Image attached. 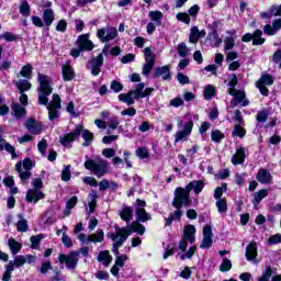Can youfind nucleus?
Listing matches in <instances>:
<instances>
[{
	"mask_svg": "<svg viewBox=\"0 0 281 281\" xmlns=\"http://www.w3.org/2000/svg\"><path fill=\"white\" fill-rule=\"evenodd\" d=\"M155 78H161L162 80H170V65L161 66L156 68L155 70Z\"/></svg>",
	"mask_w": 281,
	"mask_h": 281,
	"instance_id": "22",
	"label": "nucleus"
},
{
	"mask_svg": "<svg viewBox=\"0 0 281 281\" xmlns=\"http://www.w3.org/2000/svg\"><path fill=\"white\" fill-rule=\"evenodd\" d=\"M11 111L14 115V117H16L18 120H21V117H25L26 115V111H25V108L22 106L21 104L19 103H12L11 104Z\"/></svg>",
	"mask_w": 281,
	"mask_h": 281,
	"instance_id": "29",
	"label": "nucleus"
},
{
	"mask_svg": "<svg viewBox=\"0 0 281 281\" xmlns=\"http://www.w3.org/2000/svg\"><path fill=\"white\" fill-rule=\"evenodd\" d=\"M268 245H280L281 243V234H274L272 236H270L267 240Z\"/></svg>",
	"mask_w": 281,
	"mask_h": 281,
	"instance_id": "61",
	"label": "nucleus"
},
{
	"mask_svg": "<svg viewBox=\"0 0 281 281\" xmlns=\"http://www.w3.org/2000/svg\"><path fill=\"white\" fill-rule=\"evenodd\" d=\"M0 150H5L9 153L12 159H16V157H19L16 155V148H14V146H12L10 143H7L3 138H0Z\"/></svg>",
	"mask_w": 281,
	"mask_h": 281,
	"instance_id": "25",
	"label": "nucleus"
},
{
	"mask_svg": "<svg viewBox=\"0 0 281 281\" xmlns=\"http://www.w3.org/2000/svg\"><path fill=\"white\" fill-rule=\"evenodd\" d=\"M233 95V101L231 102L232 106H236V104H240V106H249V101L244 90H233V92L228 93Z\"/></svg>",
	"mask_w": 281,
	"mask_h": 281,
	"instance_id": "12",
	"label": "nucleus"
},
{
	"mask_svg": "<svg viewBox=\"0 0 281 281\" xmlns=\"http://www.w3.org/2000/svg\"><path fill=\"white\" fill-rule=\"evenodd\" d=\"M215 205L217 207V212L220 214H227V199L222 198L215 202Z\"/></svg>",
	"mask_w": 281,
	"mask_h": 281,
	"instance_id": "42",
	"label": "nucleus"
},
{
	"mask_svg": "<svg viewBox=\"0 0 281 281\" xmlns=\"http://www.w3.org/2000/svg\"><path fill=\"white\" fill-rule=\"evenodd\" d=\"M86 170L93 172L95 177H104L109 172V162L102 158L88 159L83 164Z\"/></svg>",
	"mask_w": 281,
	"mask_h": 281,
	"instance_id": "3",
	"label": "nucleus"
},
{
	"mask_svg": "<svg viewBox=\"0 0 281 281\" xmlns=\"http://www.w3.org/2000/svg\"><path fill=\"white\" fill-rule=\"evenodd\" d=\"M20 76H22V78H27V79L32 78V64H27L23 66L20 71Z\"/></svg>",
	"mask_w": 281,
	"mask_h": 281,
	"instance_id": "49",
	"label": "nucleus"
},
{
	"mask_svg": "<svg viewBox=\"0 0 281 281\" xmlns=\"http://www.w3.org/2000/svg\"><path fill=\"white\" fill-rule=\"evenodd\" d=\"M97 37L101 41V43L115 41V38H117V29L113 26L99 29L97 31Z\"/></svg>",
	"mask_w": 281,
	"mask_h": 281,
	"instance_id": "8",
	"label": "nucleus"
},
{
	"mask_svg": "<svg viewBox=\"0 0 281 281\" xmlns=\"http://www.w3.org/2000/svg\"><path fill=\"white\" fill-rule=\"evenodd\" d=\"M273 85V77L271 75H262L261 78L256 82L257 89H259L261 95H269V89Z\"/></svg>",
	"mask_w": 281,
	"mask_h": 281,
	"instance_id": "11",
	"label": "nucleus"
},
{
	"mask_svg": "<svg viewBox=\"0 0 281 281\" xmlns=\"http://www.w3.org/2000/svg\"><path fill=\"white\" fill-rule=\"evenodd\" d=\"M97 205H98V193H95V191H92L89 194V200H88V206H89L88 214H93V212H95Z\"/></svg>",
	"mask_w": 281,
	"mask_h": 281,
	"instance_id": "33",
	"label": "nucleus"
},
{
	"mask_svg": "<svg viewBox=\"0 0 281 281\" xmlns=\"http://www.w3.org/2000/svg\"><path fill=\"white\" fill-rule=\"evenodd\" d=\"M98 261L102 262L104 267H109L111 262H113V257L109 252V250H103L98 256Z\"/></svg>",
	"mask_w": 281,
	"mask_h": 281,
	"instance_id": "32",
	"label": "nucleus"
},
{
	"mask_svg": "<svg viewBox=\"0 0 281 281\" xmlns=\"http://www.w3.org/2000/svg\"><path fill=\"white\" fill-rule=\"evenodd\" d=\"M15 87L19 89L20 93H25L32 89V83L25 79H20L15 82Z\"/></svg>",
	"mask_w": 281,
	"mask_h": 281,
	"instance_id": "37",
	"label": "nucleus"
},
{
	"mask_svg": "<svg viewBox=\"0 0 281 281\" xmlns=\"http://www.w3.org/2000/svg\"><path fill=\"white\" fill-rule=\"evenodd\" d=\"M77 43L80 52H91L93 49V42L89 40L88 34L80 35Z\"/></svg>",
	"mask_w": 281,
	"mask_h": 281,
	"instance_id": "17",
	"label": "nucleus"
},
{
	"mask_svg": "<svg viewBox=\"0 0 281 281\" xmlns=\"http://www.w3.org/2000/svg\"><path fill=\"white\" fill-rule=\"evenodd\" d=\"M203 188H205V182H203V180L191 181L187 186L188 191L190 192L193 190L194 194H200V192H203Z\"/></svg>",
	"mask_w": 281,
	"mask_h": 281,
	"instance_id": "27",
	"label": "nucleus"
},
{
	"mask_svg": "<svg viewBox=\"0 0 281 281\" xmlns=\"http://www.w3.org/2000/svg\"><path fill=\"white\" fill-rule=\"evenodd\" d=\"M108 126L112 131L117 130V126H120V119L117 116H112L108 122Z\"/></svg>",
	"mask_w": 281,
	"mask_h": 281,
	"instance_id": "60",
	"label": "nucleus"
},
{
	"mask_svg": "<svg viewBox=\"0 0 281 281\" xmlns=\"http://www.w3.org/2000/svg\"><path fill=\"white\" fill-rule=\"evenodd\" d=\"M104 241V231L102 228L97 229L95 233L90 235V243H103Z\"/></svg>",
	"mask_w": 281,
	"mask_h": 281,
	"instance_id": "40",
	"label": "nucleus"
},
{
	"mask_svg": "<svg viewBox=\"0 0 281 281\" xmlns=\"http://www.w3.org/2000/svg\"><path fill=\"white\" fill-rule=\"evenodd\" d=\"M42 19H43L44 25L46 27H50L52 23H54V19H55L54 10L45 9L43 12Z\"/></svg>",
	"mask_w": 281,
	"mask_h": 281,
	"instance_id": "30",
	"label": "nucleus"
},
{
	"mask_svg": "<svg viewBox=\"0 0 281 281\" xmlns=\"http://www.w3.org/2000/svg\"><path fill=\"white\" fill-rule=\"evenodd\" d=\"M41 240H43V235L32 236L31 237V248L38 249Z\"/></svg>",
	"mask_w": 281,
	"mask_h": 281,
	"instance_id": "58",
	"label": "nucleus"
},
{
	"mask_svg": "<svg viewBox=\"0 0 281 281\" xmlns=\"http://www.w3.org/2000/svg\"><path fill=\"white\" fill-rule=\"evenodd\" d=\"M245 157H247V149H245V147H237L231 161L234 166H240L245 164Z\"/></svg>",
	"mask_w": 281,
	"mask_h": 281,
	"instance_id": "19",
	"label": "nucleus"
},
{
	"mask_svg": "<svg viewBox=\"0 0 281 281\" xmlns=\"http://www.w3.org/2000/svg\"><path fill=\"white\" fill-rule=\"evenodd\" d=\"M195 234H196V228L194 227V225H187L184 227L182 238L192 245V243L196 240V238L194 237Z\"/></svg>",
	"mask_w": 281,
	"mask_h": 281,
	"instance_id": "24",
	"label": "nucleus"
},
{
	"mask_svg": "<svg viewBox=\"0 0 281 281\" xmlns=\"http://www.w3.org/2000/svg\"><path fill=\"white\" fill-rule=\"evenodd\" d=\"M63 109L60 95L53 94L52 101L47 104L48 119L50 122L60 117L59 110Z\"/></svg>",
	"mask_w": 281,
	"mask_h": 281,
	"instance_id": "6",
	"label": "nucleus"
},
{
	"mask_svg": "<svg viewBox=\"0 0 281 281\" xmlns=\"http://www.w3.org/2000/svg\"><path fill=\"white\" fill-rule=\"evenodd\" d=\"M227 192V184H223L222 187H217L214 191V199H216V201L221 200V198L223 196V193Z\"/></svg>",
	"mask_w": 281,
	"mask_h": 281,
	"instance_id": "56",
	"label": "nucleus"
},
{
	"mask_svg": "<svg viewBox=\"0 0 281 281\" xmlns=\"http://www.w3.org/2000/svg\"><path fill=\"white\" fill-rule=\"evenodd\" d=\"M82 133V125H77L76 128L67 134H63L59 137V144H61V146H64V148H71V144H74V142H76L79 137L80 134Z\"/></svg>",
	"mask_w": 281,
	"mask_h": 281,
	"instance_id": "7",
	"label": "nucleus"
},
{
	"mask_svg": "<svg viewBox=\"0 0 281 281\" xmlns=\"http://www.w3.org/2000/svg\"><path fill=\"white\" fill-rule=\"evenodd\" d=\"M110 89L114 91V93H120L124 89V85L117 80H113L110 85Z\"/></svg>",
	"mask_w": 281,
	"mask_h": 281,
	"instance_id": "57",
	"label": "nucleus"
},
{
	"mask_svg": "<svg viewBox=\"0 0 281 281\" xmlns=\"http://www.w3.org/2000/svg\"><path fill=\"white\" fill-rule=\"evenodd\" d=\"M16 38H19V36L13 34L12 32H4L0 34V41L3 40V41H7L8 43H12L16 41Z\"/></svg>",
	"mask_w": 281,
	"mask_h": 281,
	"instance_id": "50",
	"label": "nucleus"
},
{
	"mask_svg": "<svg viewBox=\"0 0 281 281\" xmlns=\"http://www.w3.org/2000/svg\"><path fill=\"white\" fill-rule=\"evenodd\" d=\"M257 181L259 183L269 184L271 183L273 177L271 176V172L267 169H259L256 177Z\"/></svg>",
	"mask_w": 281,
	"mask_h": 281,
	"instance_id": "23",
	"label": "nucleus"
},
{
	"mask_svg": "<svg viewBox=\"0 0 281 281\" xmlns=\"http://www.w3.org/2000/svg\"><path fill=\"white\" fill-rule=\"evenodd\" d=\"M61 75L65 82H71L74 78H76V72H74V67H71V60L66 61L61 66Z\"/></svg>",
	"mask_w": 281,
	"mask_h": 281,
	"instance_id": "16",
	"label": "nucleus"
},
{
	"mask_svg": "<svg viewBox=\"0 0 281 281\" xmlns=\"http://www.w3.org/2000/svg\"><path fill=\"white\" fill-rule=\"evenodd\" d=\"M236 85H238V77L236 75H231V80L228 82V93H234L236 91Z\"/></svg>",
	"mask_w": 281,
	"mask_h": 281,
	"instance_id": "52",
	"label": "nucleus"
},
{
	"mask_svg": "<svg viewBox=\"0 0 281 281\" xmlns=\"http://www.w3.org/2000/svg\"><path fill=\"white\" fill-rule=\"evenodd\" d=\"M15 267H23V265H33V262H36V257L33 255H19L14 257L13 260Z\"/></svg>",
	"mask_w": 281,
	"mask_h": 281,
	"instance_id": "20",
	"label": "nucleus"
},
{
	"mask_svg": "<svg viewBox=\"0 0 281 281\" xmlns=\"http://www.w3.org/2000/svg\"><path fill=\"white\" fill-rule=\"evenodd\" d=\"M214 93H216V89L214 88V86H206L204 88L205 100H212V98H214Z\"/></svg>",
	"mask_w": 281,
	"mask_h": 281,
	"instance_id": "51",
	"label": "nucleus"
},
{
	"mask_svg": "<svg viewBox=\"0 0 281 281\" xmlns=\"http://www.w3.org/2000/svg\"><path fill=\"white\" fill-rule=\"evenodd\" d=\"M148 16L151 23H155L156 25H161V21L164 19V13L161 11H150L148 13Z\"/></svg>",
	"mask_w": 281,
	"mask_h": 281,
	"instance_id": "38",
	"label": "nucleus"
},
{
	"mask_svg": "<svg viewBox=\"0 0 281 281\" xmlns=\"http://www.w3.org/2000/svg\"><path fill=\"white\" fill-rule=\"evenodd\" d=\"M245 256L248 261L256 262V258L258 256V245L256 244V241L250 243L246 247Z\"/></svg>",
	"mask_w": 281,
	"mask_h": 281,
	"instance_id": "21",
	"label": "nucleus"
},
{
	"mask_svg": "<svg viewBox=\"0 0 281 281\" xmlns=\"http://www.w3.org/2000/svg\"><path fill=\"white\" fill-rule=\"evenodd\" d=\"M205 36V31H199V27H191L189 35V43H199V38H203Z\"/></svg>",
	"mask_w": 281,
	"mask_h": 281,
	"instance_id": "26",
	"label": "nucleus"
},
{
	"mask_svg": "<svg viewBox=\"0 0 281 281\" xmlns=\"http://www.w3.org/2000/svg\"><path fill=\"white\" fill-rule=\"evenodd\" d=\"M146 201L144 200H136L135 204V214H136V221L132 222L127 227H116V234L115 233H109L108 237H110L111 240H113L114 245V254L117 256L120 254L117 250L120 247L126 243L128 239V236L133 234H139V236H144V233L146 232V227L142 225L140 223H148V221L153 220V216H150V213L146 212Z\"/></svg>",
	"mask_w": 281,
	"mask_h": 281,
	"instance_id": "1",
	"label": "nucleus"
},
{
	"mask_svg": "<svg viewBox=\"0 0 281 281\" xmlns=\"http://www.w3.org/2000/svg\"><path fill=\"white\" fill-rule=\"evenodd\" d=\"M269 194V191L267 189L259 190L258 192L254 193V205H259L260 201L265 199Z\"/></svg>",
	"mask_w": 281,
	"mask_h": 281,
	"instance_id": "43",
	"label": "nucleus"
},
{
	"mask_svg": "<svg viewBox=\"0 0 281 281\" xmlns=\"http://www.w3.org/2000/svg\"><path fill=\"white\" fill-rule=\"evenodd\" d=\"M131 91L133 92L136 100H140L142 98H148V95H151L155 91V88H146V85L140 82L135 86L134 90Z\"/></svg>",
	"mask_w": 281,
	"mask_h": 281,
	"instance_id": "13",
	"label": "nucleus"
},
{
	"mask_svg": "<svg viewBox=\"0 0 281 281\" xmlns=\"http://www.w3.org/2000/svg\"><path fill=\"white\" fill-rule=\"evenodd\" d=\"M231 270H232V260H229L227 258H223V260L220 265V271H222V273H225Z\"/></svg>",
	"mask_w": 281,
	"mask_h": 281,
	"instance_id": "48",
	"label": "nucleus"
},
{
	"mask_svg": "<svg viewBox=\"0 0 281 281\" xmlns=\"http://www.w3.org/2000/svg\"><path fill=\"white\" fill-rule=\"evenodd\" d=\"M37 82L40 83V87L37 88V102L38 104L47 106V104H49V99L47 97L52 95V92L54 91L52 88V79L48 76L38 72Z\"/></svg>",
	"mask_w": 281,
	"mask_h": 281,
	"instance_id": "2",
	"label": "nucleus"
},
{
	"mask_svg": "<svg viewBox=\"0 0 281 281\" xmlns=\"http://www.w3.org/2000/svg\"><path fill=\"white\" fill-rule=\"evenodd\" d=\"M8 246L11 249V254H13V256H16V254H19V251H21L23 248V245H21V243L16 241L14 238H10L8 240Z\"/></svg>",
	"mask_w": 281,
	"mask_h": 281,
	"instance_id": "39",
	"label": "nucleus"
},
{
	"mask_svg": "<svg viewBox=\"0 0 281 281\" xmlns=\"http://www.w3.org/2000/svg\"><path fill=\"white\" fill-rule=\"evenodd\" d=\"M272 273L273 270L271 269V267L268 266L266 270L262 272L261 277L258 279V281H270Z\"/></svg>",
	"mask_w": 281,
	"mask_h": 281,
	"instance_id": "54",
	"label": "nucleus"
},
{
	"mask_svg": "<svg viewBox=\"0 0 281 281\" xmlns=\"http://www.w3.org/2000/svg\"><path fill=\"white\" fill-rule=\"evenodd\" d=\"M178 49V55L181 58H186V56H190V48L188 47V45H186V43H180L177 47Z\"/></svg>",
	"mask_w": 281,
	"mask_h": 281,
	"instance_id": "44",
	"label": "nucleus"
},
{
	"mask_svg": "<svg viewBox=\"0 0 281 281\" xmlns=\"http://www.w3.org/2000/svg\"><path fill=\"white\" fill-rule=\"evenodd\" d=\"M119 101L124 102L127 106H133V104H135V94H133L132 90L127 93H121L119 94Z\"/></svg>",
	"mask_w": 281,
	"mask_h": 281,
	"instance_id": "28",
	"label": "nucleus"
},
{
	"mask_svg": "<svg viewBox=\"0 0 281 281\" xmlns=\"http://www.w3.org/2000/svg\"><path fill=\"white\" fill-rule=\"evenodd\" d=\"M119 216L125 221V223H131V221H133V209H131V206H124L119 211Z\"/></svg>",
	"mask_w": 281,
	"mask_h": 281,
	"instance_id": "31",
	"label": "nucleus"
},
{
	"mask_svg": "<svg viewBox=\"0 0 281 281\" xmlns=\"http://www.w3.org/2000/svg\"><path fill=\"white\" fill-rule=\"evenodd\" d=\"M190 205V191L187 189V187L183 188H177L175 192V199L172 201V206L177 210H181V207Z\"/></svg>",
	"mask_w": 281,
	"mask_h": 281,
	"instance_id": "5",
	"label": "nucleus"
},
{
	"mask_svg": "<svg viewBox=\"0 0 281 281\" xmlns=\"http://www.w3.org/2000/svg\"><path fill=\"white\" fill-rule=\"evenodd\" d=\"M32 186L34 189H29L26 192V201L29 203H38L41 199H44L45 194L41 189L43 188V180L36 178L33 180Z\"/></svg>",
	"mask_w": 281,
	"mask_h": 281,
	"instance_id": "4",
	"label": "nucleus"
},
{
	"mask_svg": "<svg viewBox=\"0 0 281 281\" xmlns=\"http://www.w3.org/2000/svg\"><path fill=\"white\" fill-rule=\"evenodd\" d=\"M245 123H237L235 124L232 135L233 137H245V135H247V131H245Z\"/></svg>",
	"mask_w": 281,
	"mask_h": 281,
	"instance_id": "35",
	"label": "nucleus"
},
{
	"mask_svg": "<svg viewBox=\"0 0 281 281\" xmlns=\"http://www.w3.org/2000/svg\"><path fill=\"white\" fill-rule=\"evenodd\" d=\"M214 233L212 232V226L206 225L203 227V239L200 245L201 249H210L212 247Z\"/></svg>",
	"mask_w": 281,
	"mask_h": 281,
	"instance_id": "14",
	"label": "nucleus"
},
{
	"mask_svg": "<svg viewBox=\"0 0 281 281\" xmlns=\"http://www.w3.org/2000/svg\"><path fill=\"white\" fill-rule=\"evenodd\" d=\"M192 128H194V122L189 121L184 124L182 131H178L175 135L176 144L181 142V139H186V137H190L192 134Z\"/></svg>",
	"mask_w": 281,
	"mask_h": 281,
	"instance_id": "15",
	"label": "nucleus"
},
{
	"mask_svg": "<svg viewBox=\"0 0 281 281\" xmlns=\"http://www.w3.org/2000/svg\"><path fill=\"white\" fill-rule=\"evenodd\" d=\"M80 252L71 251L69 255H59L58 260L61 265H65L68 269H76L78 267V260Z\"/></svg>",
	"mask_w": 281,
	"mask_h": 281,
	"instance_id": "9",
	"label": "nucleus"
},
{
	"mask_svg": "<svg viewBox=\"0 0 281 281\" xmlns=\"http://www.w3.org/2000/svg\"><path fill=\"white\" fill-rule=\"evenodd\" d=\"M265 38H262V32L260 30H256L252 34V45H262L265 43Z\"/></svg>",
	"mask_w": 281,
	"mask_h": 281,
	"instance_id": "45",
	"label": "nucleus"
},
{
	"mask_svg": "<svg viewBox=\"0 0 281 281\" xmlns=\"http://www.w3.org/2000/svg\"><path fill=\"white\" fill-rule=\"evenodd\" d=\"M236 45V41L233 37H226L224 40V49L225 52L229 49H234V46Z\"/></svg>",
	"mask_w": 281,
	"mask_h": 281,
	"instance_id": "59",
	"label": "nucleus"
},
{
	"mask_svg": "<svg viewBox=\"0 0 281 281\" xmlns=\"http://www.w3.org/2000/svg\"><path fill=\"white\" fill-rule=\"evenodd\" d=\"M176 19L181 23H186L187 25H190V15L188 13H178L176 15Z\"/></svg>",
	"mask_w": 281,
	"mask_h": 281,
	"instance_id": "64",
	"label": "nucleus"
},
{
	"mask_svg": "<svg viewBox=\"0 0 281 281\" xmlns=\"http://www.w3.org/2000/svg\"><path fill=\"white\" fill-rule=\"evenodd\" d=\"M77 203H78V196H76V195L71 196L67 201V203H66V210L67 211H65L66 216H69V214H70L69 210H74V207H76Z\"/></svg>",
	"mask_w": 281,
	"mask_h": 281,
	"instance_id": "47",
	"label": "nucleus"
},
{
	"mask_svg": "<svg viewBox=\"0 0 281 281\" xmlns=\"http://www.w3.org/2000/svg\"><path fill=\"white\" fill-rule=\"evenodd\" d=\"M24 126L29 133H32V135H41V133H43V125L41 123H36L34 119L26 120Z\"/></svg>",
	"mask_w": 281,
	"mask_h": 281,
	"instance_id": "18",
	"label": "nucleus"
},
{
	"mask_svg": "<svg viewBox=\"0 0 281 281\" xmlns=\"http://www.w3.org/2000/svg\"><path fill=\"white\" fill-rule=\"evenodd\" d=\"M211 139L212 142L218 144L221 139H225V134H223L220 130L212 131Z\"/></svg>",
	"mask_w": 281,
	"mask_h": 281,
	"instance_id": "53",
	"label": "nucleus"
},
{
	"mask_svg": "<svg viewBox=\"0 0 281 281\" xmlns=\"http://www.w3.org/2000/svg\"><path fill=\"white\" fill-rule=\"evenodd\" d=\"M102 65H104V56L99 54L97 57H93L87 63V69L91 72L92 76H100L102 71Z\"/></svg>",
	"mask_w": 281,
	"mask_h": 281,
	"instance_id": "10",
	"label": "nucleus"
},
{
	"mask_svg": "<svg viewBox=\"0 0 281 281\" xmlns=\"http://www.w3.org/2000/svg\"><path fill=\"white\" fill-rule=\"evenodd\" d=\"M194 251H196V246H191L186 254L180 256V260H186V259L190 260V258L194 256Z\"/></svg>",
	"mask_w": 281,
	"mask_h": 281,
	"instance_id": "63",
	"label": "nucleus"
},
{
	"mask_svg": "<svg viewBox=\"0 0 281 281\" xmlns=\"http://www.w3.org/2000/svg\"><path fill=\"white\" fill-rule=\"evenodd\" d=\"M144 57L145 61L151 65H155V60H157V56L154 54L150 47L144 48Z\"/></svg>",
	"mask_w": 281,
	"mask_h": 281,
	"instance_id": "41",
	"label": "nucleus"
},
{
	"mask_svg": "<svg viewBox=\"0 0 281 281\" xmlns=\"http://www.w3.org/2000/svg\"><path fill=\"white\" fill-rule=\"evenodd\" d=\"M15 170L20 175L21 181H27V179L32 177V172H30V170L25 169V171H23V164L21 161L16 162Z\"/></svg>",
	"mask_w": 281,
	"mask_h": 281,
	"instance_id": "34",
	"label": "nucleus"
},
{
	"mask_svg": "<svg viewBox=\"0 0 281 281\" xmlns=\"http://www.w3.org/2000/svg\"><path fill=\"white\" fill-rule=\"evenodd\" d=\"M49 145L47 144V139L43 138L37 144L38 153H41L42 157H47V147Z\"/></svg>",
	"mask_w": 281,
	"mask_h": 281,
	"instance_id": "46",
	"label": "nucleus"
},
{
	"mask_svg": "<svg viewBox=\"0 0 281 281\" xmlns=\"http://www.w3.org/2000/svg\"><path fill=\"white\" fill-rule=\"evenodd\" d=\"M80 135L85 140L82 146H91V142H93V133H91L89 130H85V126H82Z\"/></svg>",
	"mask_w": 281,
	"mask_h": 281,
	"instance_id": "36",
	"label": "nucleus"
},
{
	"mask_svg": "<svg viewBox=\"0 0 281 281\" xmlns=\"http://www.w3.org/2000/svg\"><path fill=\"white\" fill-rule=\"evenodd\" d=\"M169 106H173V109H179V106H183V99L180 97H176L170 100Z\"/></svg>",
	"mask_w": 281,
	"mask_h": 281,
	"instance_id": "62",
	"label": "nucleus"
},
{
	"mask_svg": "<svg viewBox=\"0 0 281 281\" xmlns=\"http://www.w3.org/2000/svg\"><path fill=\"white\" fill-rule=\"evenodd\" d=\"M135 153H136V157H138V159H148V157H149L147 147H139L138 149H136Z\"/></svg>",
	"mask_w": 281,
	"mask_h": 281,
	"instance_id": "55",
	"label": "nucleus"
}]
</instances>
